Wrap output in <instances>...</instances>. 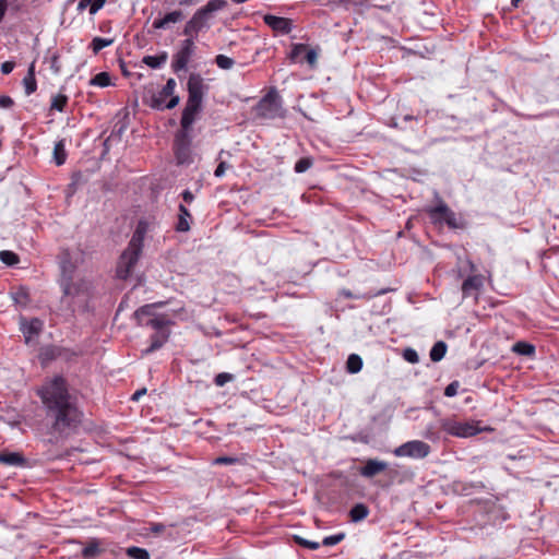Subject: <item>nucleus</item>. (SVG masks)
<instances>
[{"mask_svg":"<svg viewBox=\"0 0 559 559\" xmlns=\"http://www.w3.org/2000/svg\"><path fill=\"white\" fill-rule=\"evenodd\" d=\"M306 61L311 68H314L318 62V52L314 49H309L306 52Z\"/></svg>","mask_w":559,"mask_h":559,"instance_id":"de8ad7c7","label":"nucleus"},{"mask_svg":"<svg viewBox=\"0 0 559 559\" xmlns=\"http://www.w3.org/2000/svg\"><path fill=\"white\" fill-rule=\"evenodd\" d=\"M189 218H191V214L189 213L188 209L180 204L179 219L176 226L178 231H188L190 229Z\"/></svg>","mask_w":559,"mask_h":559,"instance_id":"a878e982","label":"nucleus"},{"mask_svg":"<svg viewBox=\"0 0 559 559\" xmlns=\"http://www.w3.org/2000/svg\"><path fill=\"white\" fill-rule=\"evenodd\" d=\"M66 158H67V153H66V148H64V143H63V141H58L53 147V159H55L56 164L58 166H60V165L64 164Z\"/></svg>","mask_w":559,"mask_h":559,"instance_id":"7c9ffc66","label":"nucleus"},{"mask_svg":"<svg viewBox=\"0 0 559 559\" xmlns=\"http://www.w3.org/2000/svg\"><path fill=\"white\" fill-rule=\"evenodd\" d=\"M11 297L16 305L26 306L28 302V290L24 287H19L11 293Z\"/></svg>","mask_w":559,"mask_h":559,"instance_id":"2f4dec72","label":"nucleus"},{"mask_svg":"<svg viewBox=\"0 0 559 559\" xmlns=\"http://www.w3.org/2000/svg\"><path fill=\"white\" fill-rule=\"evenodd\" d=\"M68 103V97L63 94H58L52 97L50 109L62 111Z\"/></svg>","mask_w":559,"mask_h":559,"instance_id":"e433bc0d","label":"nucleus"},{"mask_svg":"<svg viewBox=\"0 0 559 559\" xmlns=\"http://www.w3.org/2000/svg\"><path fill=\"white\" fill-rule=\"evenodd\" d=\"M107 0H92V4L90 7V14H96L106 3Z\"/></svg>","mask_w":559,"mask_h":559,"instance_id":"8fccbe9b","label":"nucleus"},{"mask_svg":"<svg viewBox=\"0 0 559 559\" xmlns=\"http://www.w3.org/2000/svg\"><path fill=\"white\" fill-rule=\"evenodd\" d=\"M60 267L62 273L61 281H72L75 277V265L71 261L69 252H64L61 257Z\"/></svg>","mask_w":559,"mask_h":559,"instance_id":"412c9836","label":"nucleus"},{"mask_svg":"<svg viewBox=\"0 0 559 559\" xmlns=\"http://www.w3.org/2000/svg\"><path fill=\"white\" fill-rule=\"evenodd\" d=\"M512 350L519 355L532 356L535 354V346L526 342H518L513 345Z\"/></svg>","mask_w":559,"mask_h":559,"instance_id":"c756f323","label":"nucleus"},{"mask_svg":"<svg viewBox=\"0 0 559 559\" xmlns=\"http://www.w3.org/2000/svg\"><path fill=\"white\" fill-rule=\"evenodd\" d=\"M306 50H307V45H305V44H295L293 46V49L290 51L289 57L294 61Z\"/></svg>","mask_w":559,"mask_h":559,"instance_id":"a18cd8bd","label":"nucleus"},{"mask_svg":"<svg viewBox=\"0 0 559 559\" xmlns=\"http://www.w3.org/2000/svg\"><path fill=\"white\" fill-rule=\"evenodd\" d=\"M102 550L97 542L90 543L83 550L82 556L85 559H93L100 555Z\"/></svg>","mask_w":559,"mask_h":559,"instance_id":"f704fd0d","label":"nucleus"},{"mask_svg":"<svg viewBox=\"0 0 559 559\" xmlns=\"http://www.w3.org/2000/svg\"><path fill=\"white\" fill-rule=\"evenodd\" d=\"M345 537V534L344 533H340V534H336V535H331V536H328L323 539L322 544L324 546H334L338 543H341Z\"/></svg>","mask_w":559,"mask_h":559,"instance_id":"c03bdc74","label":"nucleus"},{"mask_svg":"<svg viewBox=\"0 0 559 559\" xmlns=\"http://www.w3.org/2000/svg\"><path fill=\"white\" fill-rule=\"evenodd\" d=\"M313 164L312 158L302 157L295 164V171L298 174L307 171Z\"/></svg>","mask_w":559,"mask_h":559,"instance_id":"ea45409f","label":"nucleus"},{"mask_svg":"<svg viewBox=\"0 0 559 559\" xmlns=\"http://www.w3.org/2000/svg\"><path fill=\"white\" fill-rule=\"evenodd\" d=\"M388 468V463L376 459H369L360 469V475L371 478Z\"/></svg>","mask_w":559,"mask_h":559,"instance_id":"f3484780","label":"nucleus"},{"mask_svg":"<svg viewBox=\"0 0 559 559\" xmlns=\"http://www.w3.org/2000/svg\"><path fill=\"white\" fill-rule=\"evenodd\" d=\"M255 116L262 119L284 117L281 96L276 91H270L254 107Z\"/></svg>","mask_w":559,"mask_h":559,"instance_id":"39448f33","label":"nucleus"},{"mask_svg":"<svg viewBox=\"0 0 559 559\" xmlns=\"http://www.w3.org/2000/svg\"><path fill=\"white\" fill-rule=\"evenodd\" d=\"M215 62L217 67L224 70H229L235 64V61L225 55H217L215 58Z\"/></svg>","mask_w":559,"mask_h":559,"instance_id":"58836bf2","label":"nucleus"},{"mask_svg":"<svg viewBox=\"0 0 559 559\" xmlns=\"http://www.w3.org/2000/svg\"><path fill=\"white\" fill-rule=\"evenodd\" d=\"M141 252V235L138 233L135 236H132L127 249L122 252L119 259L117 265V276L119 278L126 280L129 277L140 258Z\"/></svg>","mask_w":559,"mask_h":559,"instance_id":"20e7f679","label":"nucleus"},{"mask_svg":"<svg viewBox=\"0 0 559 559\" xmlns=\"http://www.w3.org/2000/svg\"><path fill=\"white\" fill-rule=\"evenodd\" d=\"M13 105V99L10 96L0 95V108H10Z\"/></svg>","mask_w":559,"mask_h":559,"instance_id":"603ef678","label":"nucleus"},{"mask_svg":"<svg viewBox=\"0 0 559 559\" xmlns=\"http://www.w3.org/2000/svg\"><path fill=\"white\" fill-rule=\"evenodd\" d=\"M175 87L176 81L174 79H168L162 91L152 96L150 106L154 109H164L165 100L174 94Z\"/></svg>","mask_w":559,"mask_h":559,"instance_id":"ddd939ff","label":"nucleus"},{"mask_svg":"<svg viewBox=\"0 0 559 559\" xmlns=\"http://www.w3.org/2000/svg\"><path fill=\"white\" fill-rule=\"evenodd\" d=\"M179 100H180L179 96L171 95L170 100L166 105L164 104V109L165 108H167V109L175 108L179 104Z\"/></svg>","mask_w":559,"mask_h":559,"instance_id":"6e6d98bb","label":"nucleus"},{"mask_svg":"<svg viewBox=\"0 0 559 559\" xmlns=\"http://www.w3.org/2000/svg\"><path fill=\"white\" fill-rule=\"evenodd\" d=\"M347 371L350 373H357L362 368V359L356 354H350L346 361Z\"/></svg>","mask_w":559,"mask_h":559,"instance_id":"c85d7f7f","label":"nucleus"},{"mask_svg":"<svg viewBox=\"0 0 559 559\" xmlns=\"http://www.w3.org/2000/svg\"><path fill=\"white\" fill-rule=\"evenodd\" d=\"M61 286L66 297H78L87 294L90 283L84 280L76 281L74 277L72 281H61Z\"/></svg>","mask_w":559,"mask_h":559,"instance_id":"9b49d317","label":"nucleus"},{"mask_svg":"<svg viewBox=\"0 0 559 559\" xmlns=\"http://www.w3.org/2000/svg\"><path fill=\"white\" fill-rule=\"evenodd\" d=\"M168 53L166 51L160 52L157 56H145L142 62L152 69H158L166 63Z\"/></svg>","mask_w":559,"mask_h":559,"instance_id":"b1692460","label":"nucleus"},{"mask_svg":"<svg viewBox=\"0 0 559 559\" xmlns=\"http://www.w3.org/2000/svg\"><path fill=\"white\" fill-rule=\"evenodd\" d=\"M397 457L425 459L430 453V445L420 440L407 441L393 451Z\"/></svg>","mask_w":559,"mask_h":559,"instance_id":"0eeeda50","label":"nucleus"},{"mask_svg":"<svg viewBox=\"0 0 559 559\" xmlns=\"http://www.w3.org/2000/svg\"><path fill=\"white\" fill-rule=\"evenodd\" d=\"M190 130L191 128L181 127L175 135V151L179 163H183L189 155L192 141Z\"/></svg>","mask_w":559,"mask_h":559,"instance_id":"1a4fd4ad","label":"nucleus"},{"mask_svg":"<svg viewBox=\"0 0 559 559\" xmlns=\"http://www.w3.org/2000/svg\"><path fill=\"white\" fill-rule=\"evenodd\" d=\"M168 337H169L168 331L156 332L154 335H152L151 345H150V347H147L144 350V353L150 354V353H153L154 350L160 348L164 345V343L168 340Z\"/></svg>","mask_w":559,"mask_h":559,"instance_id":"5701e85b","label":"nucleus"},{"mask_svg":"<svg viewBox=\"0 0 559 559\" xmlns=\"http://www.w3.org/2000/svg\"><path fill=\"white\" fill-rule=\"evenodd\" d=\"M459 386H460V384L457 381L451 382L449 385H447V388L444 390V395L448 397H452V396L456 395Z\"/></svg>","mask_w":559,"mask_h":559,"instance_id":"09e8293b","label":"nucleus"},{"mask_svg":"<svg viewBox=\"0 0 559 559\" xmlns=\"http://www.w3.org/2000/svg\"><path fill=\"white\" fill-rule=\"evenodd\" d=\"M426 212L433 224L445 223L453 229L463 227L455 213L443 201H440L437 206L428 207Z\"/></svg>","mask_w":559,"mask_h":559,"instance_id":"423d86ee","label":"nucleus"},{"mask_svg":"<svg viewBox=\"0 0 559 559\" xmlns=\"http://www.w3.org/2000/svg\"><path fill=\"white\" fill-rule=\"evenodd\" d=\"M234 380V374L231 373H227V372H222V373H218L215 379H214V383L217 385V386H224L227 382H230Z\"/></svg>","mask_w":559,"mask_h":559,"instance_id":"37998d69","label":"nucleus"},{"mask_svg":"<svg viewBox=\"0 0 559 559\" xmlns=\"http://www.w3.org/2000/svg\"><path fill=\"white\" fill-rule=\"evenodd\" d=\"M193 3H194V1H193V0H181V1H180V4H181V5H191V4H193Z\"/></svg>","mask_w":559,"mask_h":559,"instance_id":"680f3d73","label":"nucleus"},{"mask_svg":"<svg viewBox=\"0 0 559 559\" xmlns=\"http://www.w3.org/2000/svg\"><path fill=\"white\" fill-rule=\"evenodd\" d=\"M203 88V79L199 74H191L188 80V99L202 103Z\"/></svg>","mask_w":559,"mask_h":559,"instance_id":"2eb2a0df","label":"nucleus"},{"mask_svg":"<svg viewBox=\"0 0 559 559\" xmlns=\"http://www.w3.org/2000/svg\"><path fill=\"white\" fill-rule=\"evenodd\" d=\"M44 323L37 318L27 320L24 317L20 319V330L22 331L25 343L31 344L34 337L38 336L43 330Z\"/></svg>","mask_w":559,"mask_h":559,"instance_id":"9d476101","label":"nucleus"},{"mask_svg":"<svg viewBox=\"0 0 559 559\" xmlns=\"http://www.w3.org/2000/svg\"><path fill=\"white\" fill-rule=\"evenodd\" d=\"M195 50L194 41L192 38H187L181 41L179 50L173 56L171 68L174 72L187 70V66Z\"/></svg>","mask_w":559,"mask_h":559,"instance_id":"6e6552de","label":"nucleus"},{"mask_svg":"<svg viewBox=\"0 0 559 559\" xmlns=\"http://www.w3.org/2000/svg\"><path fill=\"white\" fill-rule=\"evenodd\" d=\"M521 1H522V0H512V4H513L514 7H516V5L519 4V2H521Z\"/></svg>","mask_w":559,"mask_h":559,"instance_id":"69168bd1","label":"nucleus"},{"mask_svg":"<svg viewBox=\"0 0 559 559\" xmlns=\"http://www.w3.org/2000/svg\"><path fill=\"white\" fill-rule=\"evenodd\" d=\"M182 198H183V201L187 203H191L194 200L193 193L189 190H185L182 192Z\"/></svg>","mask_w":559,"mask_h":559,"instance_id":"13d9d810","label":"nucleus"},{"mask_svg":"<svg viewBox=\"0 0 559 559\" xmlns=\"http://www.w3.org/2000/svg\"><path fill=\"white\" fill-rule=\"evenodd\" d=\"M183 19V13L180 10H176L167 13L162 19H156L153 22V27L156 29L166 28L170 23L180 22Z\"/></svg>","mask_w":559,"mask_h":559,"instance_id":"aec40b11","label":"nucleus"},{"mask_svg":"<svg viewBox=\"0 0 559 559\" xmlns=\"http://www.w3.org/2000/svg\"><path fill=\"white\" fill-rule=\"evenodd\" d=\"M0 464L7 466L24 467L26 459L20 452H0Z\"/></svg>","mask_w":559,"mask_h":559,"instance_id":"6ab92c4d","label":"nucleus"},{"mask_svg":"<svg viewBox=\"0 0 559 559\" xmlns=\"http://www.w3.org/2000/svg\"><path fill=\"white\" fill-rule=\"evenodd\" d=\"M200 108H201V102L188 99L186 103L185 109L182 111V116H181V121H180L181 127L191 128Z\"/></svg>","mask_w":559,"mask_h":559,"instance_id":"dca6fc26","label":"nucleus"},{"mask_svg":"<svg viewBox=\"0 0 559 559\" xmlns=\"http://www.w3.org/2000/svg\"><path fill=\"white\" fill-rule=\"evenodd\" d=\"M425 437H426V438H428V439L433 440L432 433H430V432H427V433L425 435Z\"/></svg>","mask_w":559,"mask_h":559,"instance_id":"0e129e2a","label":"nucleus"},{"mask_svg":"<svg viewBox=\"0 0 559 559\" xmlns=\"http://www.w3.org/2000/svg\"><path fill=\"white\" fill-rule=\"evenodd\" d=\"M403 358L411 364H417L419 361L417 352L411 347L404 349Z\"/></svg>","mask_w":559,"mask_h":559,"instance_id":"79ce46f5","label":"nucleus"},{"mask_svg":"<svg viewBox=\"0 0 559 559\" xmlns=\"http://www.w3.org/2000/svg\"><path fill=\"white\" fill-rule=\"evenodd\" d=\"M146 393V389H142V390H139L136 391L133 395H132V400L133 401H139V399L144 395Z\"/></svg>","mask_w":559,"mask_h":559,"instance_id":"bf43d9fd","label":"nucleus"},{"mask_svg":"<svg viewBox=\"0 0 559 559\" xmlns=\"http://www.w3.org/2000/svg\"><path fill=\"white\" fill-rule=\"evenodd\" d=\"M90 85L106 87L110 85V75L107 72H100L90 80Z\"/></svg>","mask_w":559,"mask_h":559,"instance_id":"72a5a7b5","label":"nucleus"},{"mask_svg":"<svg viewBox=\"0 0 559 559\" xmlns=\"http://www.w3.org/2000/svg\"><path fill=\"white\" fill-rule=\"evenodd\" d=\"M368 514H369V509L364 503L355 504L349 512L350 520L353 522L362 521L364 519H366L368 516Z\"/></svg>","mask_w":559,"mask_h":559,"instance_id":"bb28decb","label":"nucleus"},{"mask_svg":"<svg viewBox=\"0 0 559 559\" xmlns=\"http://www.w3.org/2000/svg\"><path fill=\"white\" fill-rule=\"evenodd\" d=\"M294 538L298 545L306 547L308 549L316 550L320 547V544L318 542H311L300 536H294Z\"/></svg>","mask_w":559,"mask_h":559,"instance_id":"a19ab883","label":"nucleus"},{"mask_svg":"<svg viewBox=\"0 0 559 559\" xmlns=\"http://www.w3.org/2000/svg\"><path fill=\"white\" fill-rule=\"evenodd\" d=\"M15 63L13 61H5L1 64V72L3 74H9L13 71Z\"/></svg>","mask_w":559,"mask_h":559,"instance_id":"864d4df0","label":"nucleus"},{"mask_svg":"<svg viewBox=\"0 0 559 559\" xmlns=\"http://www.w3.org/2000/svg\"><path fill=\"white\" fill-rule=\"evenodd\" d=\"M50 69L55 74H59L61 71V64L59 62V56L53 55L50 59Z\"/></svg>","mask_w":559,"mask_h":559,"instance_id":"3c124183","label":"nucleus"},{"mask_svg":"<svg viewBox=\"0 0 559 559\" xmlns=\"http://www.w3.org/2000/svg\"><path fill=\"white\" fill-rule=\"evenodd\" d=\"M88 4H90V5L92 4V0H80L78 8H79L80 10H82V9H84L85 7H87Z\"/></svg>","mask_w":559,"mask_h":559,"instance_id":"052dcab7","label":"nucleus"},{"mask_svg":"<svg viewBox=\"0 0 559 559\" xmlns=\"http://www.w3.org/2000/svg\"><path fill=\"white\" fill-rule=\"evenodd\" d=\"M466 262L468 264L471 272H475L476 269H475V265L473 264V262H471L469 260H467Z\"/></svg>","mask_w":559,"mask_h":559,"instance_id":"e2e57ef3","label":"nucleus"},{"mask_svg":"<svg viewBox=\"0 0 559 559\" xmlns=\"http://www.w3.org/2000/svg\"><path fill=\"white\" fill-rule=\"evenodd\" d=\"M263 21L274 32H277L283 35L290 33L293 28L292 21L286 17L266 14L263 16Z\"/></svg>","mask_w":559,"mask_h":559,"instance_id":"f8f14e48","label":"nucleus"},{"mask_svg":"<svg viewBox=\"0 0 559 559\" xmlns=\"http://www.w3.org/2000/svg\"><path fill=\"white\" fill-rule=\"evenodd\" d=\"M227 168H228L227 163H226V162H221V163L217 165V167H216V169H215V171H214V175H215L216 177H223Z\"/></svg>","mask_w":559,"mask_h":559,"instance_id":"5fc2aeb1","label":"nucleus"},{"mask_svg":"<svg viewBox=\"0 0 559 559\" xmlns=\"http://www.w3.org/2000/svg\"><path fill=\"white\" fill-rule=\"evenodd\" d=\"M484 285V278L481 275H471L467 276V278L464 280L462 283V294L463 297H469L475 296L477 297V294L481 289Z\"/></svg>","mask_w":559,"mask_h":559,"instance_id":"4468645a","label":"nucleus"},{"mask_svg":"<svg viewBox=\"0 0 559 559\" xmlns=\"http://www.w3.org/2000/svg\"><path fill=\"white\" fill-rule=\"evenodd\" d=\"M23 83L25 86L26 95H31L36 91V80H35V64L34 62L29 66L27 74L23 79Z\"/></svg>","mask_w":559,"mask_h":559,"instance_id":"393cba45","label":"nucleus"},{"mask_svg":"<svg viewBox=\"0 0 559 559\" xmlns=\"http://www.w3.org/2000/svg\"><path fill=\"white\" fill-rule=\"evenodd\" d=\"M168 324H170V320L166 316L162 314V316L148 318L147 320L144 321V324H140V325L151 328V329L155 330L156 332H160V331H166L165 328Z\"/></svg>","mask_w":559,"mask_h":559,"instance_id":"4be33fe9","label":"nucleus"},{"mask_svg":"<svg viewBox=\"0 0 559 559\" xmlns=\"http://www.w3.org/2000/svg\"><path fill=\"white\" fill-rule=\"evenodd\" d=\"M160 530H162V526H159V525L154 528V531H156V532H158Z\"/></svg>","mask_w":559,"mask_h":559,"instance_id":"774afa93","label":"nucleus"},{"mask_svg":"<svg viewBox=\"0 0 559 559\" xmlns=\"http://www.w3.org/2000/svg\"><path fill=\"white\" fill-rule=\"evenodd\" d=\"M138 233H140L141 235V248L143 247V240H144V234H145V227H144V224L142 222L139 223L135 231L133 233L132 236H135Z\"/></svg>","mask_w":559,"mask_h":559,"instance_id":"4d7b16f0","label":"nucleus"},{"mask_svg":"<svg viewBox=\"0 0 559 559\" xmlns=\"http://www.w3.org/2000/svg\"><path fill=\"white\" fill-rule=\"evenodd\" d=\"M165 305H166V302L158 301V302H154V304L144 305L141 308H139L134 312V318H135L138 324H144V321L147 320L148 318L156 317L154 310L156 308H162Z\"/></svg>","mask_w":559,"mask_h":559,"instance_id":"a211bd4d","label":"nucleus"},{"mask_svg":"<svg viewBox=\"0 0 559 559\" xmlns=\"http://www.w3.org/2000/svg\"><path fill=\"white\" fill-rule=\"evenodd\" d=\"M127 555L132 559H150V554L146 549L140 547H129Z\"/></svg>","mask_w":559,"mask_h":559,"instance_id":"c9c22d12","label":"nucleus"},{"mask_svg":"<svg viewBox=\"0 0 559 559\" xmlns=\"http://www.w3.org/2000/svg\"><path fill=\"white\" fill-rule=\"evenodd\" d=\"M112 41V39L95 37L91 44L93 52L98 53L103 48L110 46Z\"/></svg>","mask_w":559,"mask_h":559,"instance_id":"4c0bfd02","label":"nucleus"},{"mask_svg":"<svg viewBox=\"0 0 559 559\" xmlns=\"http://www.w3.org/2000/svg\"><path fill=\"white\" fill-rule=\"evenodd\" d=\"M412 119H413V117L408 116V115L404 117V120H406V121L412 120Z\"/></svg>","mask_w":559,"mask_h":559,"instance_id":"338daca9","label":"nucleus"},{"mask_svg":"<svg viewBox=\"0 0 559 559\" xmlns=\"http://www.w3.org/2000/svg\"><path fill=\"white\" fill-rule=\"evenodd\" d=\"M447 353V344L442 341L435 343L430 350V359L435 362L440 361Z\"/></svg>","mask_w":559,"mask_h":559,"instance_id":"cd10ccee","label":"nucleus"},{"mask_svg":"<svg viewBox=\"0 0 559 559\" xmlns=\"http://www.w3.org/2000/svg\"><path fill=\"white\" fill-rule=\"evenodd\" d=\"M226 7V0H210L204 7L197 10L192 17L186 23L182 32L183 35L188 36V38H191L206 26L211 14L223 10Z\"/></svg>","mask_w":559,"mask_h":559,"instance_id":"f03ea898","label":"nucleus"},{"mask_svg":"<svg viewBox=\"0 0 559 559\" xmlns=\"http://www.w3.org/2000/svg\"><path fill=\"white\" fill-rule=\"evenodd\" d=\"M440 428L448 435L456 438H469L483 431L491 430V428L489 427H479V421H460L455 417H447L440 419Z\"/></svg>","mask_w":559,"mask_h":559,"instance_id":"7ed1b4c3","label":"nucleus"},{"mask_svg":"<svg viewBox=\"0 0 559 559\" xmlns=\"http://www.w3.org/2000/svg\"><path fill=\"white\" fill-rule=\"evenodd\" d=\"M0 261L5 265L13 266L20 262V258L13 251L2 250L0 251Z\"/></svg>","mask_w":559,"mask_h":559,"instance_id":"473e14b6","label":"nucleus"},{"mask_svg":"<svg viewBox=\"0 0 559 559\" xmlns=\"http://www.w3.org/2000/svg\"><path fill=\"white\" fill-rule=\"evenodd\" d=\"M36 392L45 411V426L51 439L67 438L79 428L83 413L63 377L46 379Z\"/></svg>","mask_w":559,"mask_h":559,"instance_id":"f257e3e1","label":"nucleus"},{"mask_svg":"<svg viewBox=\"0 0 559 559\" xmlns=\"http://www.w3.org/2000/svg\"><path fill=\"white\" fill-rule=\"evenodd\" d=\"M239 460L233 456H218L214 460V464L216 465H231L237 463Z\"/></svg>","mask_w":559,"mask_h":559,"instance_id":"49530a36","label":"nucleus"}]
</instances>
